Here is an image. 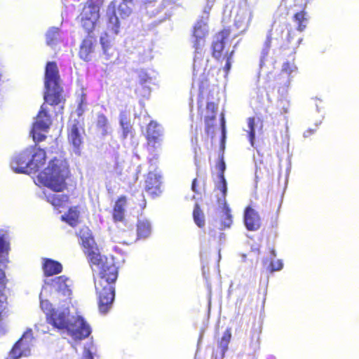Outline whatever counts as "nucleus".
Segmentation results:
<instances>
[{"mask_svg":"<svg viewBox=\"0 0 359 359\" xmlns=\"http://www.w3.org/2000/svg\"><path fill=\"white\" fill-rule=\"evenodd\" d=\"M8 279L6 278L5 271L0 269V328L3 320L5 310L7 306V297L5 294Z\"/></svg>","mask_w":359,"mask_h":359,"instance_id":"20","label":"nucleus"},{"mask_svg":"<svg viewBox=\"0 0 359 359\" xmlns=\"http://www.w3.org/2000/svg\"><path fill=\"white\" fill-rule=\"evenodd\" d=\"M100 41L102 45L104 54L107 56V59H109L114 53V49L111 45L110 41L108 39L107 34H105L104 36H101Z\"/></svg>","mask_w":359,"mask_h":359,"instance_id":"33","label":"nucleus"},{"mask_svg":"<svg viewBox=\"0 0 359 359\" xmlns=\"http://www.w3.org/2000/svg\"><path fill=\"white\" fill-rule=\"evenodd\" d=\"M297 67L294 65V62H288V61L283 63V65L282 66V69H281V71L287 74L289 76L292 73L297 72Z\"/></svg>","mask_w":359,"mask_h":359,"instance_id":"38","label":"nucleus"},{"mask_svg":"<svg viewBox=\"0 0 359 359\" xmlns=\"http://www.w3.org/2000/svg\"><path fill=\"white\" fill-rule=\"evenodd\" d=\"M33 339L32 330L31 329L27 330L13 346L9 352L10 356L13 359H19L23 356L29 355Z\"/></svg>","mask_w":359,"mask_h":359,"instance_id":"8","label":"nucleus"},{"mask_svg":"<svg viewBox=\"0 0 359 359\" xmlns=\"http://www.w3.org/2000/svg\"><path fill=\"white\" fill-rule=\"evenodd\" d=\"M255 174H256V177H258L259 175H262V167L260 165H257Z\"/></svg>","mask_w":359,"mask_h":359,"instance_id":"47","label":"nucleus"},{"mask_svg":"<svg viewBox=\"0 0 359 359\" xmlns=\"http://www.w3.org/2000/svg\"><path fill=\"white\" fill-rule=\"evenodd\" d=\"M80 128L79 122L74 121L67 129L68 141L73 146L74 151L77 154H79L81 146L83 144V137L80 133Z\"/></svg>","mask_w":359,"mask_h":359,"instance_id":"15","label":"nucleus"},{"mask_svg":"<svg viewBox=\"0 0 359 359\" xmlns=\"http://www.w3.org/2000/svg\"><path fill=\"white\" fill-rule=\"evenodd\" d=\"M62 81L56 62L49 61L46 63L44 72L43 94L44 102L40 107L36 121L33 123L34 130L47 132L52 125L51 115L48 106L55 107L64 104L65 99L62 95Z\"/></svg>","mask_w":359,"mask_h":359,"instance_id":"2","label":"nucleus"},{"mask_svg":"<svg viewBox=\"0 0 359 359\" xmlns=\"http://www.w3.org/2000/svg\"><path fill=\"white\" fill-rule=\"evenodd\" d=\"M266 172H267V174H269L270 173V169L269 168H266Z\"/></svg>","mask_w":359,"mask_h":359,"instance_id":"55","label":"nucleus"},{"mask_svg":"<svg viewBox=\"0 0 359 359\" xmlns=\"http://www.w3.org/2000/svg\"><path fill=\"white\" fill-rule=\"evenodd\" d=\"M119 123L122 130V137L126 139L134 136V130L130 118L126 111H121L119 115Z\"/></svg>","mask_w":359,"mask_h":359,"instance_id":"24","label":"nucleus"},{"mask_svg":"<svg viewBox=\"0 0 359 359\" xmlns=\"http://www.w3.org/2000/svg\"><path fill=\"white\" fill-rule=\"evenodd\" d=\"M47 202L50 203L55 208H60L63 206L69 201V197L67 194H51L46 196Z\"/></svg>","mask_w":359,"mask_h":359,"instance_id":"29","label":"nucleus"},{"mask_svg":"<svg viewBox=\"0 0 359 359\" xmlns=\"http://www.w3.org/2000/svg\"><path fill=\"white\" fill-rule=\"evenodd\" d=\"M193 218L195 224L199 227L203 228L205 226V215L198 203L194 205L193 210Z\"/></svg>","mask_w":359,"mask_h":359,"instance_id":"31","label":"nucleus"},{"mask_svg":"<svg viewBox=\"0 0 359 359\" xmlns=\"http://www.w3.org/2000/svg\"><path fill=\"white\" fill-rule=\"evenodd\" d=\"M209 233L211 235V236L215 237V232L214 230H210Z\"/></svg>","mask_w":359,"mask_h":359,"instance_id":"53","label":"nucleus"},{"mask_svg":"<svg viewBox=\"0 0 359 359\" xmlns=\"http://www.w3.org/2000/svg\"><path fill=\"white\" fill-rule=\"evenodd\" d=\"M127 205V197L120 196L116 200L112 208V218L114 222H123L125 219V208Z\"/></svg>","mask_w":359,"mask_h":359,"instance_id":"21","label":"nucleus"},{"mask_svg":"<svg viewBox=\"0 0 359 359\" xmlns=\"http://www.w3.org/2000/svg\"><path fill=\"white\" fill-rule=\"evenodd\" d=\"M10 250V243L5 240L4 235L0 234V263L3 262L1 258H6Z\"/></svg>","mask_w":359,"mask_h":359,"instance_id":"36","label":"nucleus"},{"mask_svg":"<svg viewBox=\"0 0 359 359\" xmlns=\"http://www.w3.org/2000/svg\"><path fill=\"white\" fill-rule=\"evenodd\" d=\"M104 3V0H86L84 4L100 11Z\"/></svg>","mask_w":359,"mask_h":359,"instance_id":"41","label":"nucleus"},{"mask_svg":"<svg viewBox=\"0 0 359 359\" xmlns=\"http://www.w3.org/2000/svg\"><path fill=\"white\" fill-rule=\"evenodd\" d=\"M191 190L196 193V194H199V190L198 189V180L197 178H194L192 181V184H191Z\"/></svg>","mask_w":359,"mask_h":359,"instance_id":"45","label":"nucleus"},{"mask_svg":"<svg viewBox=\"0 0 359 359\" xmlns=\"http://www.w3.org/2000/svg\"><path fill=\"white\" fill-rule=\"evenodd\" d=\"M150 224L147 221H138L137 224V238H146L150 233Z\"/></svg>","mask_w":359,"mask_h":359,"instance_id":"32","label":"nucleus"},{"mask_svg":"<svg viewBox=\"0 0 359 359\" xmlns=\"http://www.w3.org/2000/svg\"><path fill=\"white\" fill-rule=\"evenodd\" d=\"M71 176L69 163L62 157H54L48 166L37 175V181L41 186L55 192H62L67 189V180Z\"/></svg>","mask_w":359,"mask_h":359,"instance_id":"3","label":"nucleus"},{"mask_svg":"<svg viewBox=\"0 0 359 359\" xmlns=\"http://www.w3.org/2000/svg\"><path fill=\"white\" fill-rule=\"evenodd\" d=\"M205 89V86H203V82L202 81L201 83L199 85V93L202 95Z\"/></svg>","mask_w":359,"mask_h":359,"instance_id":"50","label":"nucleus"},{"mask_svg":"<svg viewBox=\"0 0 359 359\" xmlns=\"http://www.w3.org/2000/svg\"><path fill=\"white\" fill-rule=\"evenodd\" d=\"M283 268V263L280 260L271 261L266 266V270L269 272L279 271Z\"/></svg>","mask_w":359,"mask_h":359,"instance_id":"39","label":"nucleus"},{"mask_svg":"<svg viewBox=\"0 0 359 359\" xmlns=\"http://www.w3.org/2000/svg\"><path fill=\"white\" fill-rule=\"evenodd\" d=\"M31 151L27 149L13 157L11 161L12 169L17 173H31L29 157Z\"/></svg>","mask_w":359,"mask_h":359,"instance_id":"12","label":"nucleus"},{"mask_svg":"<svg viewBox=\"0 0 359 359\" xmlns=\"http://www.w3.org/2000/svg\"><path fill=\"white\" fill-rule=\"evenodd\" d=\"M208 32V23L204 20H199L194 25L191 41L196 52H198L205 46Z\"/></svg>","mask_w":359,"mask_h":359,"instance_id":"11","label":"nucleus"},{"mask_svg":"<svg viewBox=\"0 0 359 359\" xmlns=\"http://www.w3.org/2000/svg\"><path fill=\"white\" fill-rule=\"evenodd\" d=\"M218 104L214 102H208L206 104L207 114L205 116V132L208 135L213 133L214 122L216 119V114Z\"/></svg>","mask_w":359,"mask_h":359,"instance_id":"18","label":"nucleus"},{"mask_svg":"<svg viewBox=\"0 0 359 359\" xmlns=\"http://www.w3.org/2000/svg\"><path fill=\"white\" fill-rule=\"evenodd\" d=\"M81 359H94V357L90 350L86 348L83 351V356Z\"/></svg>","mask_w":359,"mask_h":359,"instance_id":"44","label":"nucleus"},{"mask_svg":"<svg viewBox=\"0 0 359 359\" xmlns=\"http://www.w3.org/2000/svg\"><path fill=\"white\" fill-rule=\"evenodd\" d=\"M50 285L57 292L56 298L59 303L63 302L62 305L71 304L72 281L69 277L65 275L56 276L51 279Z\"/></svg>","mask_w":359,"mask_h":359,"instance_id":"6","label":"nucleus"},{"mask_svg":"<svg viewBox=\"0 0 359 359\" xmlns=\"http://www.w3.org/2000/svg\"><path fill=\"white\" fill-rule=\"evenodd\" d=\"M155 1L156 0H151V1L145 0L144 4L151 3V2Z\"/></svg>","mask_w":359,"mask_h":359,"instance_id":"54","label":"nucleus"},{"mask_svg":"<svg viewBox=\"0 0 359 359\" xmlns=\"http://www.w3.org/2000/svg\"><path fill=\"white\" fill-rule=\"evenodd\" d=\"M175 4V0H163V4L164 6H168Z\"/></svg>","mask_w":359,"mask_h":359,"instance_id":"46","label":"nucleus"},{"mask_svg":"<svg viewBox=\"0 0 359 359\" xmlns=\"http://www.w3.org/2000/svg\"><path fill=\"white\" fill-rule=\"evenodd\" d=\"M33 151H31L32 157H29L32 172H38L46 162V151L39 147H32Z\"/></svg>","mask_w":359,"mask_h":359,"instance_id":"17","label":"nucleus"},{"mask_svg":"<svg viewBox=\"0 0 359 359\" xmlns=\"http://www.w3.org/2000/svg\"><path fill=\"white\" fill-rule=\"evenodd\" d=\"M193 68H194V75L195 76H197V73L198 72V69H197V61H196V59H194Z\"/></svg>","mask_w":359,"mask_h":359,"instance_id":"48","label":"nucleus"},{"mask_svg":"<svg viewBox=\"0 0 359 359\" xmlns=\"http://www.w3.org/2000/svg\"><path fill=\"white\" fill-rule=\"evenodd\" d=\"M292 20L297 24V30L303 32L307 27L309 15L305 9H302L294 14Z\"/></svg>","mask_w":359,"mask_h":359,"instance_id":"28","label":"nucleus"},{"mask_svg":"<svg viewBox=\"0 0 359 359\" xmlns=\"http://www.w3.org/2000/svg\"><path fill=\"white\" fill-rule=\"evenodd\" d=\"M230 34L231 29L224 28L216 34L215 39L212 43V56L219 62L224 60L226 55L229 54L228 51H224V43L225 40L229 38Z\"/></svg>","mask_w":359,"mask_h":359,"instance_id":"9","label":"nucleus"},{"mask_svg":"<svg viewBox=\"0 0 359 359\" xmlns=\"http://www.w3.org/2000/svg\"><path fill=\"white\" fill-rule=\"evenodd\" d=\"M146 205H147L146 200L144 198H143V200L142 201V203L139 204V206H140V209L143 210L145 208Z\"/></svg>","mask_w":359,"mask_h":359,"instance_id":"49","label":"nucleus"},{"mask_svg":"<svg viewBox=\"0 0 359 359\" xmlns=\"http://www.w3.org/2000/svg\"><path fill=\"white\" fill-rule=\"evenodd\" d=\"M100 17V10L86 4L83 5L79 18L82 27L88 34H90L94 31Z\"/></svg>","mask_w":359,"mask_h":359,"instance_id":"10","label":"nucleus"},{"mask_svg":"<svg viewBox=\"0 0 359 359\" xmlns=\"http://www.w3.org/2000/svg\"><path fill=\"white\" fill-rule=\"evenodd\" d=\"M226 195H224V201H222L221 199L223 198V194H221V196H219L217 199V203L218 205L223 209L224 215L222 218L221 219L220 222V229H225L226 228H229L231 225L232 224V215L231 214V210L229 207L226 204Z\"/></svg>","mask_w":359,"mask_h":359,"instance_id":"22","label":"nucleus"},{"mask_svg":"<svg viewBox=\"0 0 359 359\" xmlns=\"http://www.w3.org/2000/svg\"><path fill=\"white\" fill-rule=\"evenodd\" d=\"M96 46V38L93 36L88 34L82 41L79 55L81 59L85 61H90L92 58V55L95 52Z\"/></svg>","mask_w":359,"mask_h":359,"instance_id":"16","label":"nucleus"},{"mask_svg":"<svg viewBox=\"0 0 359 359\" xmlns=\"http://www.w3.org/2000/svg\"><path fill=\"white\" fill-rule=\"evenodd\" d=\"M270 253H271V255L273 257H275L276 256V251L273 248L270 249Z\"/></svg>","mask_w":359,"mask_h":359,"instance_id":"52","label":"nucleus"},{"mask_svg":"<svg viewBox=\"0 0 359 359\" xmlns=\"http://www.w3.org/2000/svg\"><path fill=\"white\" fill-rule=\"evenodd\" d=\"M231 339V329L230 327H228L224 331L223 336L222 337L219 342V346L222 348V352L224 353L227 349Z\"/></svg>","mask_w":359,"mask_h":359,"instance_id":"34","label":"nucleus"},{"mask_svg":"<svg viewBox=\"0 0 359 359\" xmlns=\"http://www.w3.org/2000/svg\"><path fill=\"white\" fill-rule=\"evenodd\" d=\"M44 276L46 277L58 274L62 271V265L57 261L46 258L42 265Z\"/></svg>","mask_w":359,"mask_h":359,"instance_id":"23","label":"nucleus"},{"mask_svg":"<svg viewBox=\"0 0 359 359\" xmlns=\"http://www.w3.org/2000/svg\"><path fill=\"white\" fill-rule=\"evenodd\" d=\"M161 133L158 129V126L156 122L151 121L147 128V140L148 147L153 150L158 148L161 145Z\"/></svg>","mask_w":359,"mask_h":359,"instance_id":"14","label":"nucleus"},{"mask_svg":"<svg viewBox=\"0 0 359 359\" xmlns=\"http://www.w3.org/2000/svg\"><path fill=\"white\" fill-rule=\"evenodd\" d=\"M48 304V302H41V309L43 311L47 310V312H46L47 323L59 330L67 331L71 320L69 307L67 306L62 310L55 309H49Z\"/></svg>","mask_w":359,"mask_h":359,"instance_id":"5","label":"nucleus"},{"mask_svg":"<svg viewBox=\"0 0 359 359\" xmlns=\"http://www.w3.org/2000/svg\"><path fill=\"white\" fill-rule=\"evenodd\" d=\"M95 128L103 137H105L110 133V125L106 115L102 113L97 114Z\"/></svg>","mask_w":359,"mask_h":359,"instance_id":"27","label":"nucleus"},{"mask_svg":"<svg viewBox=\"0 0 359 359\" xmlns=\"http://www.w3.org/2000/svg\"><path fill=\"white\" fill-rule=\"evenodd\" d=\"M244 222L249 231H255L260 226V217L258 213L250 206L245 210Z\"/></svg>","mask_w":359,"mask_h":359,"instance_id":"19","label":"nucleus"},{"mask_svg":"<svg viewBox=\"0 0 359 359\" xmlns=\"http://www.w3.org/2000/svg\"><path fill=\"white\" fill-rule=\"evenodd\" d=\"M39 131H42L41 130H34V126H32L31 134L34 141L36 143H39L46 140V136L43 134L39 133Z\"/></svg>","mask_w":359,"mask_h":359,"instance_id":"40","label":"nucleus"},{"mask_svg":"<svg viewBox=\"0 0 359 359\" xmlns=\"http://www.w3.org/2000/svg\"><path fill=\"white\" fill-rule=\"evenodd\" d=\"M280 205H281V203H280V202H279L278 205V211L279 210Z\"/></svg>","mask_w":359,"mask_h":359,"instance_id":"56","label":"nucleus"},{"mask_svg":"<svg viewBox=\"0 0 359 359\" xmlns=\"http://www.w3.org/2000/svg\"><path fill=\"white\" fill-rule=\"evenodd\" d=\"M133 0H112L107 6L105 22L108 31L117 35L120 32L121 20L133 13Z\"/></svg>","mask_w":359,"mask_h":359,"instance_id":"4","label":"nucleus"},{"mask_svg":"<svg viewBox=\"0 0 359 359\" xmlns=\"http://www.w3.org/2000/svg\"><path fill=\"white\" fill-rule=\"evenodd\" d=\"M247 123L248 127V140L252 146L254 145V140L255 138V118L254 117H249L247 118Z\"/></svg>","mask_w":359,"mask_h":359,"instance_id":"35","label":"nucleus"},{"mask_svg":"<svg viewBox=\"0 0 359 359\" xmlns=\"http://www.w3.org/2000/svg\"><path fill=\"white\" fill-rule=\"evenodd\" d=\"M60 29L57 27H50L46 34V43L50 46H54L60 39Z\"/></svg>","mask_w":359,"mask_h":359,"instance_id":"30","label":"nucleus"},{"mask_svg":"<svg viewBox=\"0 0 359 359\" xmlns=\"http://www.w3.org/2000/svg\"><path fill=\"white\" fill-rule=\"evenodd\" d=\"M67 332L75 340H83L88 337L91 333L89 324L81 316H72Z\"/></svg>","mask_w":359,"mask_h":359,"instance_id":"7","label":"nucleus"},{"mask_svg":"<svg viewBox=\"0 0 359 359\" xmlns=\"http://www.w3.org/2000/svg\"><path fill=\"white\" fill-rule=\"evenodd\" d=\"M78 236L90 268L93 271H99L95 287L98 296L99 311L106 313L114 299V283L118 278V269L112 259L101 255L92 231L88 226L81 227Z\"/></svg>","mask_w":359,"mask_h":359,"instance_id":"1","label":"nucleus"},{"mask_svg":"<svg viewBox=\"0 0 359 359\" xmlns=\"http://www.w3.org/2000/svg\"><path fill=\"white\" fill-rule=\"evenodd\" d=\"M138 78H139V82L140 84H144L146 83L147 81H149L150 80V77L148 76V74L144 72H141L139 75H138Z\"/></svg>","mask_w":359,"mask_h":359,"instance_id":"43","label":"nucleus"},{"mask_svg":"<svg viewBox=\"0 0 359 359\" xmlns=\"http://www.w3.org/2000/svg\"><path fill=\"white\" fill-rule=\"evenodd\" d=\"M161 175L154 172H149L145 177L144 189L152 198L157 197L162 193Z\"/></svg>","mask_w":359,"mask_h":359,"instance_id":"13","label":"nucleus"},{"mask_svg":"<svg viewBox=\"0 0 359 359\" xmlns=\"http://www.w3.org/2000/svg\"><path fill=\"white\" fill-rule=\"evenodd\" d=\"M271 43V34H269L267 36L266 43L268 46H269Z\"/></svg>","mask_w":359,"mask_h":359,"instance_id":"51","label":"nucleus"},{"mask_svg":"<svg viewBox=\"0 0 359 359\" xmlns=\"http://www.w3.org/2000/svg\"><path fill=\"white\" fill-rule=\"evenodd\" d=\"M80 212L77 206L71 207L67 212L61 216V220L72 227L76 226L79 223Z\"/></svg>","mask_w":359,"mask_h":359,"instance_id":"26","label":"nucleus"},{"mask_svg":"<svg viewBox=\"0 0 359 359\" xmlns=\"http://www.w3.org/2000/svg\"><path fill=\"white\" fill-rule=\"evenodd\" d=\"M233 52L231 51L229 53V54L226 55V57L224 60H226L225 65L224 67V70L227 75L231 69V61H232V57H233Z\"/></svg>","mask_w":359,"mask_h":359,"instance_id":"42","label":"nucleus"},{"mask_svg":"<svg viewBox=\"0 0 359 359\" xmlns=\"http://www.w3.org/2000/svg\"><path fill=\"white\" fill-rule=\"evenodd\" d=\"M260 334L261 330L259 328H257L252 331L251 337H250V345L254 349H257L259 347L260 344Z\"/></svg>","mask_w":359,"mask_h":359,"instance_id":"37","label":"nucleus"},{"mask_svg":"<svg viewBox=\"0 0 359 359\" xmlns=\"http://www.w3.org/2000/svg\"><path fill=\"white\" fill-rule=\"evenodd\" d=\"M217 167L219 169V182L216 185L215 191H219L221 194L226 195L227 193V184L224 177V170L226 169V165L223 158H220L218 162ZM224 201V197L221 199Z\"/></svg>","mask_w":359,"mask_h":359,"instance_id":"25","label":"nucleus"}]
</instances>
